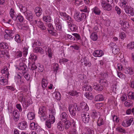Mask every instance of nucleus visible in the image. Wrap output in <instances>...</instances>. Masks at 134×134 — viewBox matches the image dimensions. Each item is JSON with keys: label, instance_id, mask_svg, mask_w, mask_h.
<instances>
[{"label": "nucleus", "instance_id": "44", "mask_svg": "<svg viewBox=\"0 0 134 134\" xmlns=\"http://www.w3.org/2000/svg\"><path fill=\"white\" fill-rule=\"evenodd\" d=\"M0 47L1 49H6L8 48V46L7 43L4 42H2L0 43Z\"/></svg>", "mask_w": 134, "mask_h": 134}, {"label": "nucleus", "instance_id": "9", "mask_svg": "<svg viewBox=\"0 0 134 134\" xmlns=\"http://www.w3.org/2000/svg\"><path fill=\"white\" fill-rule=\"evenodd\" d=\"M59 14L62 17L67 20V22L71 21H72V20L71 17L65 12H59Z\"/></svg>", "mask_w": 134, "mask_h": 134}, {"label": "nucleus", "instance_id": "57", "mask_svg": "<svg viewBox=\"0 0 134 134\" xmlns=\"http://www.w3.org/2000/svg\"><path fill=\"white\" fill-rule=\"evenodd\" d=\"M5 34L11 36H12V34H13L14 32V31L13 30H5Z\"/></svg>", "mask_w": 134, "mask_h": 134}, {"label": "nucleus", "instance_id": "8", "mask_svg": "<svg viewBox=\"0 0 134 134\" xmlns=\"http://www.w3.org/2000/svg\"><path fill=\"white\" fill-rule=\"evenodd\" d=\"M110 45L111 48H112L113 53L114 54H116L118 53L119 51V47L115 43H110Z\"/></svg>", "mask_w": 134, "mask_h": 134}, {"label": "nucleus", "instance_id": "54", "mask_svg": "<svg viewBox=\"0 0 134 134\" xmlns=\"http://www.w3.org/2000/svg\"><path fill=\"white\" fill-rule=\"evenodd\" d=\"M51 123H53L55 120V119L54 116V115L49 116V119L48 120Z\"/></svg>", "mask_w": 134, "mask_h": 134}, {"label": "nucleus", "instance_id": "20", "mask_svg": "<svg viewBox=\"0 0 134 134\" xmlns=\"http://www.w3.org/2000/svg\"><path fill=\"white\" fill-rule=\"evenodd\" d=\"M27 126V122L25 121L21 122L18 124L19 129L21 130H24Z\"/></svg>", "mask_w": 134, "mask_h": 134}, {"label": "nucleus", "instance_id": "21", "mask_svg": "<svg viewBox=\"0 0 134 134\" xmlns=\"http://www.w3.org/2000/svg\"><path fill=\"white\" fill-rule=\"evenodd\" d=\"M120 0V6L122 8H124V10L128 7V0Z\"/></svg>", "mask_w": 134, "mask_h": 134}, {"label": "nucleus", "instance_id": "15", "mask_svg": "<svg viewBox=\"0 0 134 134\" xmlns=\"http://www.w3.org/2000/svg\"><path fill=\"white\" fill-rule=\"evenodd\" d=\"M103 53L101 50L95 51L93 53V55L95 57H100L103 55Z\"/></svg>", "mask_w": 134, "mask_h": 134}, {"label": "nucleus", "instance_id": "51", "mask_svg": "<svg viewBox=\"0 0 134 134\" xmlns=\"http://www.w3.org/2000/svg\"><path fill=\"white\" fill-rule=\"evenodd\" d=\"M43 19V20L46 22H49L51 20V18L49 15L44 16Z\"/></svg>", "mask_w": 134, "mask_h": 134}, {"label": "nucleus", "instance_id": "56", "mask_svg": "<svg viewBox=\"0 0 134 134\" xmlns=\"http://www.w3.org/2000/svg\"><path fill=\"white\" fill-rule=\"evenodd\" d=\"M15 40L17 42L20 43L21 42V39L19 34H16L15 35Z\"/></svg>", "mask_w": 134, "mask_h": 134}, {"label": "nucleus", "instance_id": "34", "mask_svg": "<svg viewBox=\"0 0 134 134\" xmlns=\"http://www.w3.org/2000/svg\"><path fill=\"white\" fill-rule=\"evenodd\" d=\"M8 82L7 79L2 77L0 78V84L1 85H5L7 84Z\"/></svg>", "mask_w": 134, "mask_h": 134}, {"label": "nucleus", "instance_id": "31", "mask_svg": "<svg viewBox=\"0 0 134 134\" xmlns=\"http://www.w3.org/2000/svg\"><path fill=\"white\" fill-rule=\"evenodd\" d=\"M48 83V81L47 79H42V85L44 89L47 86Z\"/></svg>", "mask_w": 134, "mask_h": 134}, {"label": "nucleus", "instance_id": "14", "mask_svg": "<svg viewBox=\"0 0 134 134\" xmlns=\"http://www.w3.org/2000/svg\"><path fill=\"white\" fill-rule=\"evenodd\" d=\"M19 113L17 111L15 110L13 111V119L15 121H18L19 119Z\"/></svg>", "mask_w": 134, "mask_h": 134}, {"label": "nucleus", "instance_id": "19", "mask_svg": "<svg viewBox=\"0 0 134 134\" xmlns=\"http://www.w3.org/2000/svg\"><path fill=\"white\" fill-rule=\"evenodd\" d=\"M68 115L65 112H62L60 115V119L63 122H65L68 120Z\"/></svg>", "mask_w": 134, "mask_h": 134}, {"label": "nucleus", "instance_id": "43", "mask_svg": "<svg viewBox=\"0 0 134 134\" xmlns=\"http://www.w3.org/2000/svg\"><path fill=\"white\" fill-rule=\"evenodd\" d=\"M91 38L93 41H96L98 37L97 33L94 32L90 36Z\"/></svg>", "mask_w": 134, "mask_h": 134}, {"label": "nucleus", "instance_id": "60", "mask_svg": "<svg viewBox=\"0 0 134 134\" xmlns=\"http://www.w3.org/2000/svg\"><path fill=\"white\" fill-rule=\"evenodd\" d=\"M117 75L120 79H125V75L121 73V72L117 71Z\"/></svg>", "mask_w": 134, "mask_h": 134}, {"label": "nucleus", "instance_id": "47", "mask_svg": "<svg viewBox=\"0 0 134 134\" xmlns=\"http://www.w3.org/2000/svg\"><path fill=\"white\" fill-rule=\"evenodd\" d=\"M41 46V42L40 41L37 40H35L34 43H32V47L36 46Z\"/></svg>", "mask_w": 134, "mask_h": 134}, {"label": "nucleus", "instance_id": "63", "mask_svg": "<svg viewBox=\"0 0 134 134\" xmlns=\"http://www.w3.org/2000/svg\"><path fill=\"white\" fill-rule=\"evenodd\" d=\"M78 132L75 129L71 130L69 132L68 134H78Z\"/></svg>", "mask_w": 134, "mask_h": 134}, {"label": "nucleus", "instance_id": "27", "mask_svg": "<svg viewBox=\"0 0 134 134\" xmlns=\"http://www.w3.org/2000/svg\"><path fill=\"white\" fill-rule=\"evenodd\" d=\"M19 65V69L20 70H22L26 71L28 69L26 65L23 62L20 63Z\"/></svg>", "mask_w": 134, "mask_h": 134}, {"label": "nucleus", "instance_id": "12", "mask_svg": "<svg viewBox=\"0 0 134 134\" xmlns=\"http://www.w3.org/2000/svg\"><path fill=\"white\" fill-rule=\"evenodd\" d=\"M80 109H82L84 111H87L89 110V107L88 106L86 103L84 102H82L81 103L80 105Z\"/></svg>", "mask_w": 134, "mask_h": 134}, {"label": "nucleus", "instance_id": "13", "mask_svg": "<svg viewBox=\"0 0 134 134\" xmlns=\"http://www.w3.org/2000/svg\"><path fill=\"white\" fill-rule=\"evenodd\" d=\"M24 15L27 19L30 21L32 20L33 17L31 12L30 11L27 12L25 13Z\"/></svg>", "mask_w": 134, "mask_h": 134}, {"label": "nucleus", "instance_id": "22", "mask_svg": "<svg viewBox=\"0 0 134 134\" xmlns=\"http://www.w3.org/2000/svg\"><path fill=\"white\" fill-rule=\"evenodd\" d=\"M46 54L47 55L50 59H51L53 55V51L51 48L46 47L45 49Z\"/></svg>", "mask_w": 134, "mask_h": 134}, {"label": "nucleus", "instance_id": "25", "mask_svg": "<svg viewBox=\"0 0 134 134\" xmlns=\"http://www.w3.org/2000/svg\"><path fill=\"white\" fill-rule=\"evenodd\" d=\"M92 11L93 13L97 15H99L101 12L100 9L97 7H95L92 9Z\"/></svg>", "mask_w": 134, "mask_h": 134}, {"label": "nucleus", "instance_id": "30", "mask_svg": "<svg viewBox=\"0 0 134 134\" xmlns=\"http://www.w3.org/2000/svg\"><path fill=\"white\" fill-rule=\"evenodd\" d=\"M27 116L29 120H32L34 119L35 117V114L33 112H29L27 114Z\"/></svg>", "mask_w": 134, "mask_h": 134}, {"label": "nucleus", "instance_id": "52", "mask_svg": "<svg viewBox=\"0 0 134 134\" xmlns=\"http://www.w3.org/2000/svg\"><path fill=\"white\" fill-rule=\"evenodd\" d=\"M85 95L87 98L90 100L92 99L93 98V96L92 94L88 92L86 93L85 94Z\"/></svg>", "mask_w": 134, "mask_h": 134}, {"label": "nucleus", "instance_id": "53", "mask_svg": "<svg viewBox=\"0 0 134 134\" xmlns=\"http://www.w3.org/2000/svg\"><path fill=\"white\" fill-rule=\"evenodd\" d=\"M129 98L130 100H134V93L132 92H129L128 94Z\"/></svg>", "mask_w": 134, "mask_h": 134}, {"label": "nucleus", "instance_id": "36", "mask_svg": "<svg viewBox=\"0 0 134 134\" xmlns=\"http://www.w3.org/2000/svg\"><path fill=\"white\" fill-rule=\"evenodd\" d=\"M57 127L58 129L60 131H63L64 129L63 124L61 121L57 124Z\"/></svg>", "mask_w": 134, "mask_h": 134}, {"label": "nucleus", "instance_id": "58", "mask_svg": "<svg viewBox=\"0 0 134 134\" xmlns=\"http://www.w3.org/2000/svg\"><path fill=\"white\" fill-rule=\"evenodd\" d=\"M65 37L68 39L72 41H74L75 40V38L74 37L69 34L66 35Z\"/></svg>", "mask_w": 134, "mask_h": 134}, {"label": "nucleus", "instance_id": "6", "mask_svg": "<svg viewBox=\"0 0 134 134\" xmlns=\"http://www.w3.org/2000/svg\"><path fill=\"white\" fill-rule=\"evenodd\" d=\"M82 121L85 123H87L88 122L90 119L89 114L85 112H83L81 114Z\"/></svg>", "mask_w": 134, "mask_h": 134}, {"label": "nucleus", "instance_id": "26", "mask_svg": "<svg viewBox=\"0 0 134 134\" xmlns=\"http://www.w3.org/2000/svg\"><path fill=\"white\" fill-rule=\"evenodd\" d=\"M33 52L35 53H40L41 54H43L44 53L43 49L41 47H35L34 49Z\"/></svg>", "mask_w": 134, "mask_h": 134}, {"label": "nucleus", "instance_id": "24", "mask_svg": "<svg viewBox=\"0 0 134 134\" xmlns=\"http://www.w3.org/2000/svg\"><path fill=\"white\" fill-rule=\"evenodd\" d=\"M35 12L36 15L37 17H39L42 14V9L40 7H37L35 8Z\"/></svg>", "mask_w": 134, "mask_h": 134}, {"label": "nucleus", "instance_id": "62", "mask_svg": "<svg viewBox=\"0 0 134 134\" xmlns=\"http://www.w3.org/2000/svg\"><path fill=\"white\" fill-rule=\"evenodd\" d=\"M18 19L20 22H23L24 20V18L21 15H18L16 16V20Z\"/></svg>", "mask_w": 134, "mask_h": 134}, {"label": "nucleus", "instance_id": "18", "mask_svg": "<svg viewBox=\"0 0 134 134\" xmlns=\"http://www.w3.org/2000/svg\"><path fill=\"white\" fill-rule=\"evenodd\" d=\"M91 115L92 118L93 119L97 118L100 115V113L96 111L95 110H93L92 111Z\"/></svg>", "mask_w": 134, "mask_h": 134}, {"label": "nucleus", "instance_id": "3", "mask_svg": "<svg viewBox=\"0 0 134 134\" xmlns=\"http://www.w3.org/2000/svg\"><path fill=\"white\" fill-rule=\"evenodd\" d=\"M87 17L85 13H82L80 14L79 12H76L74 14V18L75 20L77 22H80L84 20Z\"/></svg>", "mask_w": 134, "mask_h": 134}, {"label": "nucleus", "instance_id": "59", "mask_svg": "<svg viewBox=\"0 0 134 134\" xmlns=\"http://www.w3.org/2000/svg\"><path fill=\"white\" fill-rule=\"evenodd\" d=\"M49 116L55 115V110L54 109L50 108L49 109Z\"/></svg>", "mask_w": 134, "mask_h": 134}, {"label": "nucleus", "instance_id": "29", "mask_svg": "<svg viewBox=\"0 0 134 134\" xmlns=\"http://www.w3.org/2000/svg\"><path fill=\"white\" fill-rule=\"evenodd\" d=\"M39 126L35 122H32L30 124V128L33 130H37V129H39Z\"/></svg>", "mask_w": 134, "mask_h": 134}, {"label": "nucleus", "instance_id": "2", "mask_svg": "<svg viewBox=\"0 0 134 134\" xmlns=\"http://www.w3.org/2000/svg\"><path fill=\"white\" fill-rule=\"evenodd\" d=\"M112 0H101V3L102 8L105 10L108 11L111 10L112 7L109 3L111 2Z\"/></svg>", "mask_w": 134, "mask_h": 134}, {"label": "nucleus", "instance_id": "5", "mask_svg": "<svg viewBox=\"0 0 134 134\" xmlns=\"http://www.w3.org/2000/svg\"><path fill=\"white\" fill-rule=\"evenodd\" d=\"M34 23L42 30H44L46 29L44 23L40 20H35L34 22Z\"/></svg>", "mask_w": 134, "mask_h": 134}, {"label": "nucleus", "instance_id": "38", "mask_svg": "<svg viewBox=\"0 0 134 134\" xmlns=\"http://www.w3.org/2000/svg\"><path fill=\"white\" fill-rule=\"evenodd\" d=\"M103 100V96L101 94H98L95 97V100L96 101H102Z\"/></svg>", "mask_w": 134, "mask_h": 134}, {"label": "nucleus", "instance_id": "41", "mask_svg": "<svg viewBox=\"0 0 134 134\" xmlns=\"http://www.w3.org/2000/svg\"><path fill=\"white\" fill-rule=\"evenodd\" d=\"M124 105L125 107H129L132 106L133 105V102L130 100H127L124 103Z\"/></svg>", "mask_w": 134, "mask_h": 134}, {"label": "nucleus", "instance_id": "32", "mask_svg": "<svg viewBox=\"0 0 134 134\" xmlns=\"http://www.w3.org/2000/svg\"><path fill=\"white\" fill-rule=\"evenodd\" d=\"M53 96L57 100H59L61 99V95L59 92H54L53 94Z\"/></svg>", "mask_w": 134, "mask_h": 134}, {"label": "nucleus", "instance_id": "46", "mask_svg": "<svg viewBox=\"0 0 134 134\" xmlns=\"http://www.w3.org/2000/svg\"><path fill=\"white\" fill-rule=\"evenodd\" d=\"M127 48L129 49H132L134 48V42H131L129 43L127 45Z\"/></svg>", "mask_w": 134, "mask_h": 134}, {"label": "nucleus", "instance_id": "17", "mask_svg": "<svg viewBox=\"0 0 134 134\" xmlns=\"http://www.w3.org/2000/svg\"><path fill=\"white\" fill-rule=\"evenodd\" d=\"M124 10L126 13H128L132 16L134 15V9L133 8L128 7L125 8Z\"/></svg>", "mask_w": 134, "mask_h": 134}, {"label": "nucleus", "instance_id": "48", "mask_svg": "<svg viewBox=\"0 0 134 134\" xmlns=\"http://www.w3.org/2000/svg\"><path fill=\"white\" fill-rule=\"evenodd\" d=\"M19 8L20 9L21 12L24 14H25V13L27 12L26 8L25 7L21 5H20Z\"/></svg>", "mask_w": 134, "mask_h": 134}, {"label": "nucleus", "instance_id": "4", "mask_svg": "<svg viewBox=\"0 0 134 134\" xmlns=\"http://www.w3.org/2000/svg\"><path fill=\"white\" fill-rule=\"evenodd\" d=\"M68 110L71 115L72 116H76L77 111V110L80 111V109L77 107L76 104L70 105L68 107Z\"/></svg>", "mask_w": 134, "mask_h": 134}, {"label": "nucleus", "instance_id": "33", "mask_svg": "<svg viewBox=\"0 0 134 134\" xmlns=\"http://www.w3.org/2000/svg\"><path fill=\"white\" fill-rule=\"evenodd\" d=\"M97 83H94L93 84V87L95 90H97L98 91H101L103 88V86L100 85L99 86V88H97Z\"/></svg>", "mask_w": 134, "mask_h": 134}, {"label": "nucleus", "instance_id": "35", "mask_svg": "<svg viewBox=\"0 0 134 134\" xmlns=\"http://www.w3.org/2000/svg\"><path fill=\"white\" fill-rule=\"evenodd\" d=\"M97 124L98 126H99L103 125L104 124V120L103 118L99 117L97 121Z\"/></svg>", "mask_w": 134, "mask_h": 134}, {"label": "nucleus", "instance_id": "64", "mask_svg": "<svg viewBox=\"0 0 134 134\" xmlns=\"http://www.w3.org/2000/svg\"><path fill=\"white\" fill-rule=\"evenodd\" d=\"M69 94L71 96H74L78 94L77 92L76 91H72L69 92Z\"/></svg>", "mask_w": 134, "mask_h": 134}, {"label": "nucleus", "instance_id": "50", "mask_svg": "<svg viewBox=\"0 0 134 134\" xmlns=\"http://www.w3.org/2000/svg\"><path fill=\"white\" fill-rule=\"evenodd\" d=\"M37 68L38 71L39 72H42L44 69V67L43 65H41L39 63L37 64Z\"/></svg>", "mask_w": 134, "mask_h": 134}, {"label": "nucleus", "instance_id": "49", "mask_svg": "<svg viewBox=\"0 0 134 134\" xmlns=\"http://www.w3.org/2000/svg\"><path fill=\"white\" fill-rule=\"evenodd\" d=\"M64 122V127L65 129H68L70 126V121L68 120L67 121Z\"/></svg>", "mask_w": 134, "mask_h": 134}, {"label": "nucleus", "instance_id": "42", "mask_svg": "<svg viewBox=\"0 0 134 134\" xmlns=\"http://www.w3.org/2000/svg\"><path fill=\"white\" fill-rule=\"evenodd\" d=\"M21 77L19 74H18V76L15 77L16 81V79H18V80L17 81V83H19L20 84L22 85L24 83V82L23 80H21Z\"/></svg>", "mask_w": 134, "mask_h": 134}, {"label": "nucleus", "instance_id": "39", "mask_svg": "<svg viewBox=\"0 0 134 134\" xmlns=\"http://www.w3.org/2000/svg\"><path fill=\"white\" fill-rule=\"evenodd\" d=\"M125 73L126 74H128L130 75H132L133 73L132 68L130 67L126 68L125 69Z\"/></svg>", "mask_w": 134, "mask_h": 134}, {"label": "nucleus", "instance_id": "10", "mask_svg": "<svg viewBox=\"0 0 134 134\" xmlns=\"http://www.w3.org/2000/svg\"><path fill=\"white\" fill-rule=\"evenodd\" d=\"M81 62L82 65H84L85 66L90 67L91 65V64L89 60L87 58H85L83 59H81Z\"/></svg>", "mask_w": 134, "mask_h": 134}, {"label": "nucleus", "instance_id": "1", "mask_svg": "<svg viewBox=\"0 0 134 134\" xmlns=\"http://www.w3.org/2000/svg\"><path fill=\"white\" fill-rule=\"evenodd\" d=\"M47 108L43 105L40 106L39 108L38 113L42 121L46 120L48 117Z\"/></svg>", "mask_w": 134, "mask_h": 134}, {"label": "nucleus", "instance_id": "37", "mask_svg": "<svg viewBox=\"0 0 134 134\" xmlns=\"http://www.w3.org/2000/svg\"><path fill=\"white\" fill-rule=\"evenodd\" d=\"M10 14L12 19L14 20H16V16L15 15V12L14 10L12 8L10 9Z\"/></svg>", "mask_w": 134, "mask_h": 134}, {"label": "nucleus", "instance_id": "40", "mask_svg": "<svg viewBox=\"0 0 134 134\" xmlns=\"http://www.w3.org/2000/svg\"><path fill=\"white\" fill-rule=\"evenodd\" d=\"M102 77L104 78V79L103 80V79H101L100 81V82H101L104 83H106L107 82V81L105 79H106L108 77V75L107 73H104L102 75Z\"/></svg>", "mask_w": 134, "mask_h": 134}, {"label": "nucleus", "instance_id": "23", "mask_svg": "<svg viewBox=\"0 0 134 134\" xmlns=\"http://www.w3.org/2000/svg\"><path fill=\"white\" fill-rule=\"evenodd\" d=\"M3 57H5L7 58L9 57V53L7 51L2 49V50L0 52V57L2 58Z\"/></svg>", "mask_w": 134, "mask_h": 134}, {"label": "nucleus", "instance_id": "45", "mask_svg": "<svg viewBox=\"0 0 134 134\" xmlns=\"http://www.w3.org/2000/svg\"><path fill=\"white\" fill-rule=\"evenodd\" d=\"M83 89L85 91H91L92 90V87L90 85H86L84 86Z\"/></svg>", "mask_w": 134, "mask_h": 134}, {"label": "nucleus", "instance_id": "55", "mask_svg": "<svg viewBox=\"0 0 134 134\" xmlns=\"http://www.w3.org/2000/svg\"><path fill=\"white\" fill-rule=\"evenodd\" d=\"M80 10L84 12L88 13L89 12V8L87 6H84L80 9Z\"/></svg>", "mask_w": 134, "mask_h": 134}, {"label": "nucleus", "instance_id": "16", "mask_svg": "<svg viewBox=\"0 0 134 134\" xmlns=\"http://www.w3.org/2000/svg\"><path fill=\"white\" fill-rule=\"evenodd\" d=\"M48 31L49 33L54 36H56L57 35V33L53 31V30L54 28L52 24L49 23L48 24Z\"/></svg>", "mask_w": 134, "mask_h": 134}, {"label": "nucleus", "instance_id": "7", "mask_svg": "<svg viewBox=\"0 0 134 134\" xmlns=\"http://www.w3.org/2000/svg\"><path fill=\"white\" fill-rule=\"evenodd\" d=\"M74 20H72L71 21L67 22L69 27L70 30L73 31H75L77 29V27L73 23V21Z\"/></svg>", "mask_w": 134, "mask_h": 134}, {"label": "nucleus", "instance_id": "61", "mask_svg": "<svg viewBox=\"0 0 134 134\" xmlns=\"http://www.w3.org/2000/svg\"><path fill=\"white\" fill-rule=\"evenodd\" d=\"M15 56L17 58L21 57L22 56V52L20 51L17 52L15 53Z\"/></svg>", "mask_w": 134, "mask_h": 134}, {"label": "nucleus", "instance_id": "11", "mask_svg": "<svg viewBox=\"0 0 134 134\" xmlns=\"http://www.w3.org/2000/svg\"><path fill=\"white\" fill-rule=\"evenodd\" d=\"M133 118H131L129 120L124 121L122 123V125L123 126L127 127L130 125L132 122H133Z\"/></svg>", "mask_w": 134, "mask_h": 134}, {"label": "nucleus", "instance_id": "28", "mask_svg": "<svg viewBox=\"0 0 134 134\" xmlns=\"http://www.w3.org/2000/svg\"><path fill=\"white\" fill-rule=\"evenodd\" d=\"M18 98L20 101L22 103L26 100L25 95L23 92H21L18 94Z\"/></svg>", "mask_w": 134, "mask_h": 134}]
</instances>
